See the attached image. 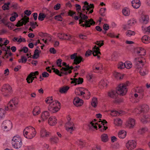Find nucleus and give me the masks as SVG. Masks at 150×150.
<instances>
[{
  "instance_id": "6e6552de",
  "label": "nucleus",
  "mask_w": 150,
  "mask_h": 150,
  "mask_svg": "<svg viewBox=\"0 0 150 150\" xmlns=\"http://www.w3.org/2000/svg\"><path fill=\"white\" fill-rule=\"evenodd\" d=\"M18 103V99L17 98H14L9 102L6 108H5V110H7L9 109H13L16 108L17 106Z\"/></svg>"
},
{
  "instance_id": "4d7b16f0",
  "label": "nucleus",
  "mask_w": 150,
  "mask_h": 150,
  "mask_svg": "<svg viewBox=\"0 0 150 150\" xmlns=\"http://www.w3.org/2000/svg\"><path fill=\"white\" fill-rule=\"evenodd\" d=\"M77 143L82 147L84 146L85 143L81 140H79L77 142Z\"/></svg>"
},
{
  "instance_id": "f257e3e1",
  "label": "nucleus",
  "mask_w": 150,
  "mask_h": 150,
  "mask_svg": "<svg viewBox=\"0 0 150 150\" xmlns=\"http://www.w3.org/2000/svg\"><path fill=\"white\" fill-rule=\"evenodd\" d=\"M94 6L93 4H89L86 1L84 2V5L82 7V11L81 12L78 13V16L75 17L74 19L76 20H79V24L81 26L86 27H90L91 25H94L95 22L93 21L92 19L88 20V17L85 15L88 14V12L89 11L88 14L91 13L93 12V9Z\"/></svg>"
},
{
  "instance_id": "e2e57ef3",
  "label": "nucleus",
  "mask_w": 150,
  "mask_h": 150,
  "mask_svg": "<svg viewBox=\"0 0 150 150\" xmlns=\"http://www.w3.org/2000/svg\"><path fill=\"white\" fill-rule=\"evenodd\" d=\"M65 35L64 34H62L61 33H59L58 34V37L60 39H66L65 38H64V35Z\"/></svg>"
},
{
  "instance_id": "72a5a7b5",
  "label": "nucleus",
  "mask_w": 150,
  "mask_h": 150,
  "mask_svg": "<svg viewBox=\"0 0 150 150\" xmlns=\"http://www.w3.org/2000/svg\"><path fill=\"white\" fill-rule=\"evenodd\" d=\"M40 112V108L38 107H35L33 111V115L35 116L38 115Z\"/></svg>"
},
{
  "instance_id": "f03ea898",
  "label": "nucleus",
  "mask_w": 150,
  "mask_h": 150,
  "mask_svg": "<svg viewBox=\"0 0 150 150\" xmlns=\"http://www.w3.org/2000/svg\"><path fill=\"white\" fill-rule=\"evenodd\" d=\"M129 82L127 81L125 83L120 84L117 87L116 92L112 91L109 92L108 96L111 98L115 99V102L118 103L121 102H122V100L117 98L118 94L121 96L125 95L127 92V87L129 85Z\"/></svg>"
},
{
  "instance_id": "6e6d98bb",
  "label": "nucleus",
  "mask_w": 150,
  "mask_h": 150,
  "mask_svg": "<svg viewBox=\"0 0 150 150\" xmlns=\"http://www.w3.org/2000/svg\"><path fill=\"white\" fill-rule=\"evenodd\" d=\"M5 113V111L4 110L1 108L0 109V120L4 117Z\"/></svg>"
},
{
  "instance_id": "603ef678",
  "label": "nucleus",
  "mask_w": 150,
  "mask_h": 150,
  "mask_svg": "<svg viewBox=\"0 0 150 150\" xmlns=\"http://www.w3.org/2000/svg\"><path fill=\"white\" fill-rule=\"evenodd\" d=\"M136 22L135 20L132 19L129 20L127 23H128V24L129 25L131 26H132L134 25Z\"/></svg>"
},
{
  "instance_id": "2eb2a0df",
  "label": "nucleus",
  "mask_w": 150,
  "mask_h": 150,
  "mask_svg": "<svg viewBox=\"0 0 150 150\" xmlns=\"http://www.w3.org/2000/svg\"><path fill=\"white\" fill-rule=\"evenodd\" d=\"M74 123L72 122L69 121L66 124L65 127L66 130L71 133L72 131L74 130L75 129V127H74Z\"/></svg>"
},
{
  "instance_id": "cd10ccee",
  "label": "nucleus",
  "mask_w": 150,
  "mask_h": 150,
  "mask_svg": "<svg viewBox=\"0 0 150 150\" xmlns=\"http://www.w3.org/2000/svg\"><path fill=\"white\" fill-rule=\"evenodd\" d=\"M72 79L73 80L71 82L72 83H75L76 84H79L83 82V79L81 78H79V79L74 78Z\"/></svg>"
},
{
  "instance_id": "0e129e2a",
  "label": "nucleus",
  "mask_w": 150,
  "mask_h": 150,
  "mask_svg": "<svg viewBox=\"0 0 150 150\" xmlns=\"http://www.w3.org/2000/svg\"><path fill=\"white\" fill-rule=\"evenodd\" d=\"M54 18L58 21H62V18L60 15L56 16H55Z\"/></svg>"
},
{
  "instance_id": "a878e982",
  "label": "nucleus",
  "mask_w": 150,
  "mask_h": 150,
  "mask_svg": "<svg viewBox=\"0 0 150 150\" xmlns=\"http://www.w3.org/2000/svg\"><path fill=\"white\" fill-rule=\"evenodd\" d=\"M135 124V120L134 119L130 118L129 119L127 124V126L129 128L134 127Z\"/></svg>"
},
{
  "instance_id": "9b49d317",
  "label": "nucleus",
  "mask_w": 150,
  "mask_h": 150,
  "mask_svg": "<svg viewBox=\"0 0 150 150\" xmlns=\"http://www.w3.org/2000/svg\"><path fill=\"white\" fill-rule=\"evenodd\" d=\"M2 127L4 131H6L10 130L12 127L11 122L9 120H6L2 123Z\"/></svg>"
},
{
  "instance_id": "9d476101",
  "label": "nucleus",
  "mask_w": 150,
  "mask_h": 150,
  "mask_svg": "<svg viewBox=\"0 0 150 150\" xmlns=\"http://www.w3.org/2000/svg\"><path fill=\"white\" fill-rule=\"evenodd\" d=\"M149 110V106L146 105L144 104L140 105L138 108L135 109L133 112L137 114H140L147 112Z\"/></svg>"
},
{
  "instance_id": "ddd939ff",
  "label": "nucleus",
  "mask_w": 150,
  "mask_h": 150,
  "mask_svg": "<svg viewBox=\"0 0 150 150\" xmlns=\"http://www.w3.org/2000/svg\"><path fill=\"white\" fill-rule=\"evenodd\" d=\"M126 146L129 150H132L136 146V142L133 140H129L126 143Z\"/></svg>"
},
{
  "instance_id": "393cba45",
  "label": "nucleus",
  "mask_w": 150,
  "mask_h": 150,
  "mask_svg": "<svg viewBox=\"0 0 150 150\" xmlns=\"http://www.w3.org/2000/svg\"><path fill=\"white\" fill-rule=\"evenodd\" d=\"M50 116L49 113L47 111L43 112L41 115V118L43 121L47 120Z\"/></svg>"
},
{
  "instance_id": "8fccbe9b",
  "label": "nucleus",
  "mask_w": 150,
  "mask_h": 150,
  "mask_svg": "<svg viewBox=\"0 0 150 150\" xmlns=\"http://www.w3.org/2000/svg\"><path fill=\"white\" fill-rule=\"evenodd\" d=\"M117 66L118 68L120 69H122L125 68V63L122 62H120L118 63Z\"/></svg>"
},
{
  "instance_id": "6ab92c4d",
  "label": "nucleus",
  "mask_w": 150,
  "mask_h": 150,
  "mask_svg": "<svg viewBox=\"0 0 150 150\" xmlns=\"http://www.w3.org/2000/svg\"><path fill=\"white\" fill-rule=\"evenodd\" d=\"M93 54L94 56H97L98 58H100L99 54H100L101 53L100 51L99 47L95 45L93 48Z\"/></svg>"
},
{
  "instance_id": "aec40b11",
  "label": "nucleus",
  "mask_w": 150,
  "mask_h": 150,
  "mask_svg": "<svg viewBox=\"0 0 150 150\" xmlns=\"http://www.w3.org/2000/svg\"><path fill=\"white\" fill-rule=\"evenodd\" d=\"M83 100L77 97L75 98L73 101L74 104L77 107L81 106L83 104Z\"/></svg>"
},
{
  "instance_id": "f704fd0d",
  "label": "nucleus",
  "mask_w": 150,
  "mask_h": 150,
  "mask_svg": "<svg viewBox=\"0 0 150 150\" xmlns=\"http://www.w3.org/2000/svg\"><path fill=\"white\" fill-rule=\"evenodd\" d=\"M142 23L144 24H147L149 20V17L147 15H143L142 17Z\"/></svg>"
},
{
  "instance_id": "a211bd4d",
  "label": "nucleus",
  "mask_w": 150,
  "mask_h": 150,
  "mask_svg": "<svg viewBox=\"0 0 150 150\" xmlns=\"http://www.w3.org/2000/svg\"><path fill=\"white\" fill-rule=\"evenodd\" d=\"M141 121L143 124H145L150 121V115H144L140 118Z\"/></svg>"
},
{
  "instance_id": "39448f33",
  "label": "nucleus",
  "mask_w": 150,
  "mask_h": 150,
  "mask_svg": "<svg viewBox=\"0 0 150 150\" xmlns=\"http://www.w3.org/2000/svg\"><path fill=\"white\" fill-rule=\"evenodd\" d=\"M60 108V103L58 101H55L50 104L49 110L53 113L58 111Z\"/></svg>"
},
{
  "instance_id": "c85d7f7f",
  "label": "nucleus",
  "mask_w": 150,
  "mask_h": 150,
  "mask_svg": "<svg viewBox=\"0 0 150 150\" xmlns=\"http://www.w3.org/2000/svg\"><path fill=\"white\" fill-rule=\"evenodd\" d=\"M111 115L113 116H116L117 115H119L121 114H124V112L122 110H120L119 111L111 110Z\"/></svg>"
},
{
  "instance_id": "de8ad7c7",
  "label": "nucleus",
  "mask_w": 150,
  "mask_h": 150,
  "mask_svg": "<svg viewBox=\"0 0 150 150\" xmlns=\"http://www.w3.org/2000/svg\"><path fill=\"white\" fill-rule=\"evenodd\" d=\"M147 130V129L146 127H143L140 129L138 131L139 134H142L146 132Z\"/></svg>"
},
{
  "instance_id": "473e14b6",
  "label": "nucleus",
  "mask_w": 150,
  "mask_h": 150,
  "mask_svg": "<svg viewBox=\"0 0 150 150\" xmlns=\"http://www.w3.org/2000/svg\"><path fill=\"white\" fill-rule=\"evenodd\" d=\"M123 14L125 16H128L130 14V11L129 9L127 8H124L122 10Z\"/></svg>"
},
{
  "instance_id": "a19ab883",
  "label": "nucleus",
  "mask_w": 150,
  "mask_h": 150,
  "mask_svg": "<svg viewBox=\"0 0 150 150\" xmlns=\"http://www.w3.org/2000/svg\"><path fill=\"white\" fill-rule=\"evenodd\" d=\"M102 141L104 142L107 141L108 140V136L106 134H102L101 136Z\"/></svg>"
},
{
  "instance_id": "5fc2aeb1",
  "label": "nucleus",
  "mask_w": 150,
  "mask_h": 150,
  "mask_svg": "<svg viewBox=\"0 0 150 150\" xmlns=\"http://www.w3.org/2000/svg\"><path fill=\"white\" fill-rule=\"evenodd\" d=\"M106 9L105 8H102L100 9V13L102 16H104L105 15V12L106 11Z\"/></svg>"
},
{
  "instance_id": "dca6fc26",
  "label": "nucleus",
  "mask_w": 150,
  "mask_h": 150,
  "mask_svg": "<svg viewBox=\"0 0 150 150\" xmlns=\"http://www.w3.org/2000/svg\"><path fill=\"white\" fill-rule=\"evenodd\" d=\"M29 21V18L25 16L24 18H22L21 20L19 21L16 26L17 27H20L22 26L23 24L25 25L26 23Z\"/></svg>"
},
{
  "instance_id": "79ce46f5",
  "label": "nucleus",
  "mask_w": 150,
  "mask_h": 150,
  "mask_svg": "<svg viewBox=\"0 0 150 150\" xmlns=\"http://www.w3.org/2000/svg\"><path fill=\"white\" fill-rule=\"evenodd\" d=\"M69 88V87L68 86L63 87L60 88L59 92L61 93H66Z\"/></svg>"
},
{
  "instance_id": "7ed1b4c3",
  "label": "nucleus",
  "mask_w": 150,
  "mask_h": 150,
  "mask_svg": "<svg viewBox=\"0 0 150 150\" xmlns=\"http://www.w3.org/2000/svg\"><path fill=\"white\" fill-rule=\"evenodd\" d=\"M23 133L25 137L30 139L33 138L35 136L36 132L34 128L29 126L25 127L23 131Z\"/></svg>"
},
{
  "instance_id": "4468645a",
  "label": "nucleus",
  "mask_w": 150,
  "mask_h": 150,
  "mask_svg": "<svg viewBox=\"0 0 150 150\" xmlns=\"http://www.w3.org/2000/svg\"><path fill=\"white\" fill-rule=\"evenodd\" d=\"M38 71H36L34 72L31 73L28 76L26 79L27 82L28 83H32L34 79L36 78L35 76L38 74Z\"/></svg>"
},
{
  "instance_id": "338daca9",
  "label": "nucleus",
  "mask_w": 150,
  "mask_h": 150,
  "mask_svg": "<svg viewBox=\"0 0 150 150\" xmlns=\"http://www.w3.org/2000/svg\"><path fill=\"white\" fill-rule=\"evenodd\" d=\"M62 61V60L61 59H59L57 60V64L58 66L60 67H62L61 64Z\"/></svg>"
},
{
  "instance_id": "774afa93",
  "label": "nucleus",
  "mask_w": 150,
  "mask_h": 150,
  "mask_svg": "<svg viewBox=\"0 0 150 150\" xmlns=\"http://www.w3.org/2000/svg\"><path fill=\"white\" fill-rule=\"evenodd\" d=\"M87 78L88 81H91L93 78V76L92 74H88L87 75Z\"/></svg>"
},
{
  "instance_id": "7c9ffc66",
  "label": "nucleus",
  "mask_w": 150,
  "mask_h": 150,
  "mask_svg": "<svg viewBox=\"0 0 150 150\" xmlns=\"http://www.w3.org/2000/svg\"><path fill=\"white\" fill-rule=\"evenodd\" d=\"M142 40V42L144 43L147 44L150 42V38L147 35L143 36Z\"/></svg>"
},
{
  "instance_id": "bf43d9fd",
  "label": "nucleus",
  "mask_w": 150,
  "mask_h": 150,
  "mask_svg": "<svg viewBox=\"0 0 150 150\" xmlns=\"http://www.w3.org/2000/svg\"><path fill=\"white\" fill-rule=\"evenodd\" d=\"M117 54L116 53H114L111 56V60H115L117 57Z\"/></svg>"
},
{
  "instance_id": "e433bc0d",
  "label": "nucleus",
  "mask_w": 150,
  "mask_h": 150,
  "mask_svg": "<svg viewBox=\"0 0 150 150\" xmlns=\"http://www.w3.org/2000/svg\"><path fill=\"white\" fill-rule=\"evenodd\" d=\"M125 34L127 36L131 37L134 35L135 33L134 31L130 30H128L125 32Z\"/></svg>"
},
{
  "instance_id": "680f3d73",
  "label": "nucleus",
  "mask_w": 150,
  "mask_h": 150,
  "mask_svg": "<svg viewBox=\"0 0 150 150\" xmlns=\"http://www.w3.org/2000/svg\"><path fill=\"white\" fill-rule=\"evenodd\" d=\"M96 44L98 45L99 47H101L103 45V41H97Z\"/></svg>"
},
{
  "instance_id": "f3484780",
  "label": "nucleus",
  "mask_w": 150,
  "mask_h": 150,
  "mask_svg": "<svg viewBox=\"0 0 150 150\" xmlns=\"http://www.w3.org/2000/svg\"><path fill=\"white\" fill-rule=\"evenodd\" d=\"M143 59L139 58H136L134 60V62L137 68L141 67L144 64L143 61Z\"/></svg>"
},
{
  "instance_id": "4be33fe9",
  "label": "nucleus",
  "mask_w": 150,
  "mask_h": 150,
  "mask_svg": "<svg viewBox=\"0 0 150 150\" xmlns=\"http://www.w3.org/2000/svg\"><path fill=\"white\" fill-rule=\"evenodd\" d=\"M135 52L137 54H139L140 55H144L145 54V50L141 47L136 48L135 49Z\"/></svg>"
},
{
  "instance_id": "37998d69",
  "label": "nucleus",
  "mask_w": 150,
  "mask_h": 150,
  "mask_svg": "<svg viewBox=\"0 0 150 150\" xmlns=\"http://www.w3.org/2000/svg\"><path fill=\"white\" fill-rule=\"evenodd\" d=\"M122 123V121L120 119L116 118L114 120V124L117 126H120Z\"/></svg>"
},
{
  "instance_id": "0eeeda50",
  "label": "nucleus",
  "mask_w": 150,
  "mask_h": 150,
  "mask_svg": "<svg viewBox=\"0 0 150 150\" xmlns=\"http://www.w3.org/2000/svg\"><path fill=\"white\" fill-rule=\"evenodd\" d=\"M99 120H100V122H101V124H102V125H101L100 124H99L98 123L96 122L95 123H93L92 122H91V127H90V128H91V127H92L93 128H94L95 129H97V126L96 125H94V124L95 125H98L99 127V128L100 129V130L102 131H103L104 130H106L107 128L108 127L104 126V124H106L107 123V122L105 120H103V121H101V119H99ZM100 121H99V122H100Z\"/></svg>"
},
{
  "instance_id": "4c0bfd02",
  "label": "nucleus",
  "mask_w": 150,
  "mask_h": 150,
  "mask_svg": "<svg viewBox=\"0 0 150 150\" xmlns=\"http://www.w3.org/2000/svg\"><path fill=\"white\" fill-rule=\"evenodd\" d=\"M47 15H45L44 14L42 13H40L39 14L38 16V19L40 21H43L45 17H47Z\"/></svg>"
},
{
  "instance_id": "a18cd8bd",
  "label": "nucleus",
  "mask_w": 150,
  "mask_h": 150,
  "mask_svg": "<svg viewBox=\"0 0 150 150\" xmlns=\"http://www.w3.org/2000/svg\"><path fill=\"white\" fill-rule=\"evenodd\" d=\"M125 67L127 69H129L132 67V63L129 61H127L125 63Z\"/></svg>"
},
{
  "instance_id": "c9c22d12",
  "label": "nucleus",
  "mask_w": 150,
  "mask_h": 150,
  "mask_svg": "<svg viewBox=\"0 0 150 150\" xmlns=\"http://www.w3.org/2000/svg\"><path fill=\"white\" fill-rule=\"evenodd\" d=\"M59 139L56 136L52 137L50 139V141L52 143H57Z\"/></svg>"
},
{
  "instance_id": "052dcab7",
  "label": "nucleus",
  "mask_w": 150,
  "mask_h": 150,
  "mask_svg": "<svg viewBox=\"0 0 150 150\" xmlns=\"http://www.w3.org/2000/svg\"><path fill=\"white\" fill-rule=\"evenodd\" d=\"M76 11L78 12H81V11H82L81 10V6L79 4H76Z\"/></svg>"
},
{
  "instance_id": "1a4fd4ad",
  "label": "nucleus",
  "mask_w": 150,
  "mask_h": 150,
  "mask_svg": "<svg viewBox=\"0 0 150 150\" xmlns=\"http://www.w3.org/2000/svg\"><path fill=\"white\" fill-rule=\"evenodd\" d=\"M1 91L3 94L5 96L7 97L11 93V88L8 84H5L2 87Z\"/></svg>"
},
{
  "instance_id": "b1692460",
  "label": "nucleus",
  "mask_w": 150,
  "mask_h": 150,
  "mask_svg": "<svg viewBox=\"0 0 150 150\" xmlns=\"http://www.w3.org/2000/svg\"><path fill=\"white\" fill-rule=\"evenodd\" d=\"M57 119L55 117H50L49 119L48 122L51 126H54L56 123Z\"/></svg>"
},
{
  "instance_id": "13d9d810",
  "label": "nucleus",
  "mask_w": 150,
  "mask_h": 150,
  "mask_svg": "<svg viewBox=\"0 0 150 150\" xmlns=\"http://www.w3.org/2000/svg\"><path fill=\"white\" fill-rule=\"evenodd\" d=\"M93 70L94 72L98 73L101 70L97 66H95L93 67Z\"/></svg>"
},
{
  "instance_id": "20e7f679",
  "label": "nucleus",
  "mask_w": 150,
  "mask_h": 150,
  "mask_svg": "<svg viewBox=\"0 0 150 150\" xmlns=\"http://www.w3.org/2000/svg\"><path fill=\"white\" fill-rule=\"evenodd\" d=\"M62 65L63 66H65L66 67L65 68L62 67L61 69L60 70L61 71V73H60V72L57 69H54V72L56 74L59 76H62V74L67 75L68 74H70L71 73V70H69L68 72V70L69 68V65H67V64L65 62H63L62 63Z\"/></svg>"
},
{
  "instance_id": "c756f323",
  "label": "nucleus",
  "mask_w": 150,
  "mask_h": 150,
  "mask_svg": "<svg viewBox=\"0 0 150 150\" xmlns=\"http://www.w3.org/2000/svg\"><path fill=\"white\" fill-rule=\"evenodd\" d=\"M107 80L106 79L101 80L99 83V86L100 88L106 86L107 84Z\"/></svg>"
},
{
  "instance_id": "423d86ee",
  "label": "nucleus",
  "mask_w": 150,
  "mask_h": 150,
  "mask_svg": "<svg viewBox=\"0 0 150 150\" xmlns=\"http://www.w3.org/2000/svg\"><path fill=\"white\" fill-rule=\"evenodd\" d=\"M12 144L13 147L16 149L20 148L22 144L21 138L17 136L14 137L12 139Z\"/></svg>"
},
{
  "instance_id": "f8f14e48",
  "label": "nucleus",
  "mask_w": 150,
  "mask_h": 150,
  "mask_svg": "<svg viewBox=\"0 0 150 150\" xmlns=\"http://www.w3.org/2000/svg\"><path fill=\"white\" fill-rule=\"evenodd\" d=\"M71 59H74V62L76 64L80 63L82 59V58L80 56H77V53H74L72 54L71 56Z\"/></svg>"
},
{
  "instance_id": "5701e85b",
  "label": "nucleus",
  "mask_w": 150,
  "mask_h": 150,
  "mask_svg": "<svg viewBox=\"0 0 150 150\" xmlns=\"http://www.w3.org/2000/svg\"><path fill=\"white\" fill-rule=\"evenodd\" d=\"M132 6L135 8H138L141 5L140 1L139 0H133L132 2Z\"/></svg>"
},
{
  "instance_id": "49530a36",
  "label": "nucleus",
  "mask_w": 150,
  "mask_h": 150,
  "mask_svg": "<svg viewBox=\"0 0 150 150\" xmlns=\"http://www.w3.org/2000/svg\"><path fill=\"white\" fill-rule=\"evenodd\" d=\"M136 91V92L138 93L142 96L143 95L144 90L141 87L137 88Z\"/></svg>"
},
{
  "instance_id": "412c9836",
  "label": "nucleus",
  "mask_w": 150,
  "mask_h": 150,
  "mask_svg": "<svg viewBox=\"0 0 150 150\" xmlns=\"http://www.w3.org/2000/svg\"><path fill=\"white\" fill-rule=\"evenodd\" d=\"M86 90H84L82 88H77L75 91V93L76 95L81 96L84 97Z\"/></svg>"
},
{
  "instance_id": "2f4dec72",
  "label": "nucleus",
  "mask_w": 150,
  "mask_h": 150,
  "mask_svg": "<svg viewBox=\"0 0 150 150\" xmlns=\"http://www.w3.org/2000/svg\"><path fill=\"white\" fill-rule=\"evenodd\" d=\"M127 133L124 130L120 131L118 133L119 137L121 139H123L126 135Z\"/></svg>"
},
{
  "instance_id": "864d4df0",
  "label": "nucleus",
  "mask_w": 150,
  "mask_h": 150,
  "mask_svg": "<svg viewBox=\"0 0 150 150\" xmlns=\"http://www.w3.org/2000/svg\"><path fill=\"white\" fill-rule=\"evenodd\" d=\"M10 4V3L8 2L5 3L2 7L3 9L4 10H8L9 9V5Z\"/></svg>"
},
{
  "instance_id": "69168bd1",
  "label": "nucleus",
  "mask_w": 150,
  "mask_h": 150,
  "mask_svg": "<svg viewBox=\"0 0 150 150\" xmlns=\"http://www.w3.org/2000/svg\"><path fill=\"white\" fill-rule=\"evenodd\" d=\"M131 26V25L128 24V23H127V24L123 25V28L124 30H127L129 29L130 28Z\"/></svg>"
},
{
  "instance_id": "09e8293b",
  "label": "nucleus",
  "mask_w": 150,
  "mask_h": 150,
  "mask_svg": "<svg viewBox=\"0 0 150 150\" xmlns=\"http://www.w3.org/2000/svg\"><path fill=\"white\" fill-rule=\"evenodd\" d=\"M142 30L144 32H148L150 33V25L148 27H146L144 26H142Z\"/></svg>"
},
{
  "instance_id": "58836bf2",
  "label": "nucleus",
  "mask_w": 150,
  "mask_h": 150,
  "mask_svg": "<svg viewBox=\"0 0 150 150\" xmlns=\"http://www.w3.org/2000/svg\"><path fill=\"white\" fill-rule=\"evenodd\" d=\"M40 52V51L38 50V49H36L34 52V54L33 57V59H37L39 56V53Z\"/></svg>"
},
{
  "instance_id": "ea45409f",
  "label": "nucleus",
  "mask_w": 150,
  "mask_h": 150,
  "mask_svg": "<svg viewBox=\"0 0 150 150\" xmlns=\"http://www.w3.org/2000/svg\"><path fill=\"white\" fill-rule=\"evenodd\" d=\"M12 16L10 18V20L11 21H14L16 17L18 16V14L16 12H14L12 14Z\"/></svg>"
},
{
  "instance_id": "bb28decb",
  "label": "nucleus",
  "mask_w": 150,
  "mask_h": 150,
  "mask_svg": "<svg viewBox=\"0 0 150 150\" xmlns=\"http://www.w3.org/2000/svg\"><path fill=\"white\" fill-rule=\"evenodd\" d=\"M49 133L44 129H42L41 131V136L42 137H47L49 136Z\"/></svg>"
},
{
  "instance_id": "3c124183",
  "label": "nucleus",
  "mask_w": 150,
  "mask_h": 150,
  "mask_svg": "<svg viewBox=\"0 0 150 150\" xmlns=\"http://www.w3.org/2000/svg\"><path fill=\"white\" fill-rule=\"evenodd\" d=\"M54 101H53V98L52 97H48L45 100L46 103H50V104Z\"/></svg>"
},
{
  "instance_id": "c03bdc74",
  "label": "nucleus",
  "mask_w": 150,
  "mask_h": 150,
  "mask_svg": "<svg viewBox=\"0 0 150 150\" xmlns=\"http://www.w3.org/2000/svg\"><path fill=\"white\" fill-rule=\"evenodd\" d=\"M97 104V100L96 98H94L92 99L91 104L93 107L95 108Z\"/></svg>"
}]
</instances>
